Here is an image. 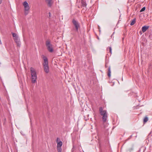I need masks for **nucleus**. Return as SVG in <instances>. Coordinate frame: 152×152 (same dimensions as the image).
I'll use <instances>...</instances> for the list:
<instances>
[{
  "mask_svg": "<svg viewBox=\"0 0 152 152\" xmlns=\"http://www.w3.org/2000/svg\"><path fill=\"white\" fill-rule=\"evenodd\" d=\"M30 71L31 78V82L34 83L37 82V75L36 72L34 68L31 67Z\"/></svg>",
  "mask_w": 152,
  "mask_h": 152,
  "instance_id": "f257e3e1",
  "label": "nucleus"
},
{
  "mask_svg": "<svg viewBox=\"0 0 152 152\" xmlns=\"http://www.w3.org/2000/svg\"><path fill=\"white\" fill-rule=\"evenodd\" d=\"M100 113L101 115L102 116V119L103 122H105L107 121V113L106 110H103L102 107L99 108Z\"/></svg>",
  "mask_w": 152,
  "mask_h": 152,
  "instance_id": "f03ea898",
  "label": "nucleus"
},
{
  "mask_svg": "<svg viewBox=\"0 0 152 152\" xmlns=\"http://www.w3.org/2000/svg\"><path fill=\"white\" fill-rule=\"evenodd\" d=\"M23 5L24 7V13L25 15L28 14L29 11L30 7L29 5L26 1L24 2Z\"/></svg>",
  "mask_w": 152,
  "mask_h": 152,
  "instance_id": "7ed1b4c3",
  "label": "nucleus"
},
{
  "mask_svg": "<svg viewBox=\"0 0 152 152\" xmlns=\"http://www.w3.org/2000/svg\"><path fill=\"white\" fill-rule=\"evenodd\" d=\"M46 45L48 51L50 53L53 51V49L52 48V45L50 43L49 40H47L46 42Z\"/></svg>",
  "mask_w": 152,
  "mask_h": 152,
  "instance_id": "20e7f679",
  "label": "nucleus"
},
{
  "mask_svg": "<svg viewBox=\"0 0 152 152\" xmlns=\"http://www.w3.org/2000/svg\"><path fill=\"white\" fill-rule=\"evenodd\" d=\"M72 23L75 26L76 30L77 31L78 30V28L80 26L78 23L74 19H73L72 20Z\"/></svg>",
  "mask_w": 152,
  "mask_h": 152,
  "instance_id": "39448f33",
  "label": "nucleus"
},
{
  "mask_svg": "<svg viewBox=\"0 0 152 152\" xmlns=\"http://www.w3.org/2000/svg\"><path fill=\"white\" fill-rule=\"evenodd\" d=\"M43 59L44 60V62L43 63V66L48 65V61L47 58L45 56H43Z\"/></svg>",
  "mask_w": 152,
  "mask_h": 152,
  "instance_id": "423d86ee",
  "label": "nucleus"
},
{
  "mask_svg": "<svg viewBox=\"0 0 152 152\" xmlns=\"http://www.w3.org/2000/svg\"><path fill=\"white\" fill-rule=\"evenodd\" d=\"M47 5L49 7H51L53 3V0H45Z\"/></svg>",
  "mask_w": 152,
  "mask_h": 152,
  "instance_id": "0eeeda50",
  "label": "nucleus"
},
{
  "mask_svg": "<svg viewBox=\"0 0 152 152\" xmlns=\"http://www.w3.org/2000/svg\"><path fill=\"white\" fill-rule=\"evenodd\" d=\"M14 39L16 43L18 46L19 47H20V40L19 38V37L16 38Z\"/></svg>",
  "mask_w": 152,
  "mask_h": 152,
  "instance_id": "6e6552de",
  "label": "nucleus"
},
{
  "mask_svg": "<svg viewBox=\"0 0 152 152\" xmlns=\"http://www.w3.org/2000/svg\"><path fill=\"white\" fill-rule=\"evenodd\" d=\"M149 26H145L142 27V31L143 33L145 32L149 28Z\"/></svg>",
  "mask_w": 152,
  "mask_h": 152,
  "instance_id": "1a4fd4ad",
  "label": "nucleus"
},
{
  "mask_svg": "<svg viewBox=\"0 0 152 152\" xmlns=\"http://www.w3.org/2000/svg\"><path fill=\"white\" fill-rule=\"evenodd\" d=\"M43 67L44 71L46 73H48L49 71L48 65L44 66Z\"/></svg>",
  "mask_w": 152,
  "mask_h": 152,
  "instance_id": "9d476101",
  "label": "nucleus"
},
{
  "mask_svg": "<svg viewBox=\"0 0 152 152\" xmlns=\"http://www.w3.org/2000/svg\"><path fill=\"white\" fill-rule=\"evenodd\" d=\"M63 145V143L62 141H59V142L57 143V147H61Z\"/></svg>",
  "mask_w": 152,
  "mask_h": 152,
  "instance_id": "9b49d317",
  "label": "nucleus"
},
{
  "mask_svg": "<svg viewBox=\"0 0 152 152\" xmlns=\"http://www.w3.org/2000/svg\"><path fill=\"white\" fill-rule=\"evenodd\" d=\"M111 74V70H110V67L109 66L108 68V71L107 73V75L108 77H110V76Z\"/></svg>",
  "mask_w": 152,
  "mask_h": 152,
  "instance_id": "f8f14e48",
  "label": "nucleus"
},
{
  "mask_svg": "<svg viewBox=\"0 0 152 152\" xmlns=\"http://www.w3.org/2000/svg\"><path fill=\"white\" fill-rule=\"evenodd\" d=\"M13 37H14V39L18 37L17 34L14 33H12Z\"/></svg>",
  "mask_w": 152,
  "mask_h": 152,
  "instance_id": "ddd939ff",
  "label": "nucleus"
},
{
  "mask_svg": "<svg viewBox=\"0 0 152 152\" xmlns=\"http://www.w3.org/2000/svg\"><path fill=\"white\" fill-rule=\"evenodd\" d=\"M81 3H82V6L83 7H86V2L83 1V0H82L81 1Z\"/></svg>",
  "mask_w": 152,
  "mask_h": 152,
  "instance_id": "4468645a",
  "label": "nucleus"
},
{
  "mask_svg": "<svg viewBox=\"0 0 152 152\" xmlns=\"http://www.w3.org/2000/svg\"><path fill=\"white\" fill-rule=\"evenodd\" d=\"M136 22V19L134 18L132 20V22L130 23V25L132 26Z\"/></svg>",
  "mask_w": 152,
  "mask_h": 152,
  "instance_id": "2eb2a0df",
  "label": "nucleus"
},
{
  "mask_svg": "<svg viewBox=\"0 0 152 152\" xmlns=\"http://www.w3.org/2000/svg\"><path fill=\"white\" fill-rule=\"evenodd\" d=\"M57 150L58 152H61V147H57Z\"/></svg>",
  "mask_w": 152,
  "mask_h": 152,
  "instance_id": "dca6fc26",
  "label": "nucleus"
},
{
  "mask_svg": "<svg viewBox=\"0 0 152 152\" xmlns=\"http://www.w3.org/2000/svg\"><path fill=\"white\" fill-rule=\"evenodd\" d=\"M107 51L109 50V52L110 53H112V48L111 47H109L107 49Z\"/></svg>",
  "mask_w": 152,
  "mask_h": 152,
  "instance_id": "f3484780",
  "label": "nucleus"
},
{
  "mask_svg": "<svg viewBox=\"0 0 152 152\" xmlns=\"http://www.w3.org/2000/svg\"><path fill=\"white\" fill-rule=\"evenodd\" d=\"M148 117H145L144 119L143 122L144 123H146V122H147L148 121Z\"/></svg>",
  "mask_w": 152,
  "mask_h": 152,
  "instance_id": "a211bd4d",
  "label": "nucleus"
},
{
  "mask_svg": "<svg viewBox=\"0 0 152 152\" xmlns=\"http://www.w3.org/2000/svg\"><path fill=\"white\" fill-rule=\"evenodd\" d=\"M145 7H143V8H142V9L140 10V12H143L144 11H145Z\"/></svg>",
  "mask_w": 152,
  "mask_h": 152,
  "instance_id": "6ab92c4d",
  "label": "nucleus"
},
{
  "mask_svg": "<svg viewBox=\"0 0 152 152\" xmlns=\"http://www.w3.org/2000/svg\"><path fill=\"white\" fill-rule=\"evenodd\" d=\"M149 37L151 39H152V36L151 34H150L149 35Z\"/></svg>",
  "mask_w": 152,
  "mask_h": 152,
  "instance_id": "aec40b11",
  "label": "nucleus"
},
{
  "mask_svg": "<svg viewBox=\"0 0 152 152\" xmlns=\"http://www.w3.org/2000/svg\"><path fill=\"white\" fill-rule=\"evenodd\" d=\"M59 139L58 138H57L56 140L57 143L59 142Z\"/></svg>",
  "mask_w": 152,
  "mask_h": 152,
  "instance_id": "412c9836",
  "label": "nucleus"
},
{
  "mask_svg": "<svg viewBox=\"0 0 152 152\" xmlns=\"http://www.w3.org/2000/svg\"><path fill=\"white\" fill-rule=\"evenodd\" d=\"M132 137V135H131L128 138V140L130 139Z\"/></svg>",
  "mask_w": 152,
  "mask_h": 152,
  "instance_id": "4be33fe9",
  "label": "nucleus"
},
{
  "mask_svg": "<svg viewBox=\"0 0 152 152\" xmlns=\"http://www.w3.org/2000/svg\"><path fill=\"white\" fill-rule=\"evenodd\" d=\"M2 0H0V4H1L2 2Z\"/></svg>",
  "mask_w": 152,
  "mask_h": 152,
  "instance_id": "5701e85b",
  "label": "nucleus"
},
{
  "mask_svg": "<svg viewBox=\"0 0 152 152\" xmlns=\"http://www.w3.org/2000/svg\"><path fill=\"white\" fill-rule=\"evenodd\" d=\"M139 33L141 35L142 34V32L141 31H140Z\"/></svg>",
  "mask_w": 152,
  "mask_h": 152,
  "instance_id": "b1692460",
  "label": "nucleus"
},
{
  "mask_svg": "<svg viewBox=\"0 0 152 152\" xmlns=\"http://www.w3.org/2000/svg\"><path fill=\"white\" fill-rule=\"evenodd\" d=\"M133 150V148H130V150L131 151V150Z\"/></svg>",
  "mask_w": 152,
  "mask_h": 152,
  "instance_id": "393cba45",
  "label": "nucleus"
},
{
  "mask_svg": "<svg viewBox=\"0 0 152 152\" xmlns=\"http://www.w3.org/2000/svg\"><path fill=\"white\" fill-rule=\"evenodd\" d=\"M49 16L50 17V12H49Z\"/></svg>",
  "mask_w": 152,
  "mask_h": 152,
  "instance_id": "a878e982",
  "label": "nucleus"
},
{
  "mask_svg": "<svg viewBox=\"0 0 152 152\" xmlns=\"http://www.w3.org/2000/svg\"><path fill=\"white\" fill-rule=\"evenodd\" d=\"M113 35V34L111 35V37H112Z\"/></svg>",
  "mask_w": 152,
  "mask_h": 152,
  "instance_id": "bb28decb",
  "label": "nucleus"
}]
</instances>
